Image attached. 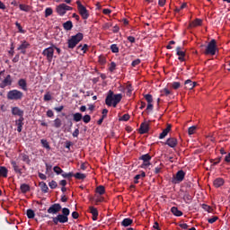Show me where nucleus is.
Listing matches in <instances>:
<instances>
[{
  "label": "nucleus",
  "mask_w": 230,
  "mask_h": 230,
  "mask_svg": "<svg viewBox=\"0 0 230 230\" xmlns=\"http://www.w3.org/2000/svg\"><path fill=\"white\" fill-rule=\"evenodd\" d=\"M122 98H123V94L121 93L114 94V92L109 91V93L105 99V103L108 107L116 108L118 107V103L121 102Z\"/></svg>",
  "instance_id": "1"
},
{
  "label": "nucleus",
  "mask_w": 230,
  "mask_h": 230,
  "mask_svg": "<svg viewBox=\"0 0 230 230\" xmlns=\"http://www.w3.org/2000/svg\"><path fill=\"white\" fill-rule=\"evenodd\" d=\"M82 40H84V33L82 32L71 36L70 39L67 40L68 49H75V47L78 46V43L82 42Z\"/></svg>",
  "instance_id": "2"
},
{
  "label": "nucleus",
  "mask_w": 230,
  "mask_h": 230,
  "mask_svg": "<svg viewBox=\"0 0 230 230\" xmlns=\"http://www.w3.org/2000/svg\"><path fill=\"white\" fill-rule=\"evenodd\" d=\"M205 55L215 57L218 53V48L217 47V40L213 39L208 42L204 51Z\"/></svg>",
  "instance_id": "3"
},
{
  "label": "nucleus",
  "mask_w": 230,
  "mask_h": 230,
  "mask_svg": "<svg viewBox=\"0 0 230 230\" xmlns=\"http://www.w3.org/2000/svg\"><path fill=\"white\" fill-rule=\"evenodd\" d=\"M23 96H24V93H22V92H21L17 89L10 90L7 93V100H11V101H14V102L22 100Z\"/></svg>",
  "instance_id": "4"
},
{
  "label": "nucleus",
  "mask_w": 230,
  "mask_h": 230,
  "mask_svg": "<svg viewBox=\"0 0 230 230\" xmlns=\"http://www.w3.org/2000/svg\"><path fill=\"white\" fill-rule=\"evenodd\" d=\"M71 10H73V7L66 4H60L56 7V12L60 17H64V14L67 13V12H71Z\"/></svg>",
  "instance_id": "5"
},
{
  "label": "nucleus",
  "mask_w": 230,
  "mask_h": 230,
  "mask_svg": "<svg viewBox=\"0 0 230 230\" xmlns=\"http://www.w3.org/2000/svg\"><path fill=\"white\" fill-rule=\"evenodd\" d=\"M76 4L79 15H81L82 19L87 21V19H89V11L87 10V8H85V6H84V4H82V2L80 1H76Z\"/></svg>",
  "instance_id": "6"
},
{
  "label": "nucleus",
  "mask_w": 230,
  "mask_h": 230,
  "mask_svg": "<svg viewBox=\"0 0 230 230\" xmlns=\"http://www.w3.org/2000/svg\"><path fill=\"white\" fill-rule=\"evenodd\" d=\"M184 177H186V172L180 170L176 172L175 176L172 178L171 182H172V184H179L184 181Z\"/></svg>",
  "instance_id": "7"
},
{
  "label": "nucleus",
  "mask_w": 230,
  "mask_h": 230,
  "mask_svg": "<svg viewBox=\"0 0 230 230\" xmlns=\"http://www.w3.org/2000/svg\"><path fill=\"white\" fill-rule=\"evenodd\" d=\"M42 55L43 57H46L48 62H53V57L55 55V49H53V45L45 49L42 51Z\"/></svg>",
  "instance_id": "8"
},
{
  "label": "nucleus",
  "mask_w": 230,
  "mask_h": 230,
  "mask_svg": "<svg viewBox=\"0 0 230 230\" xmlns=\"http://www.w3.org/2000/svg\"><path fill=\"white\" fill-rule=\"evenodd\" d=\"M52 221L55 226H58V224H67V222H69V217L59 214L57 217H52Z\"/></svg>",
  "instance_id": "9"
},
{
  "label": "nucleus",
  "mask_w": 230,
  "mask_h": 230,
  "mask_svg": "<svg viewBox=\"0 0 230 230\" xmlns=\"http://www.w3.org/2000/svg\"><path fill=\"white\" fill-rule=\"evenodd\" d=\"M140 161H143L141 168H146L150 166V161H152V156L149 154L143 155L139 157Z\"/></svg>",
  "instance_id": "10"
},
{
  "label": "nucleus",
  "mask_w": 230,
  "mask_h": 230,
  "mask_svg": "<svg viewBox=\"0 0 230 230\" xmlns=\"http://www.w3.org/2000/svg\"><path fill=\"white\" fill-rule=\"evenodd\" d=\"M60 209H62V206L59 203H55L48 208L47 213L49 215H57V213H59Z\"/></svg>",
  "instance_id": "11"
},
{
  "label": "nucleus",
  "mask_w": 230,
  "mask_h": 230,
  "mask_svg": "<svg viewBox=\"0 0 230 230\" xmlns=\"http://www.w3.org/2000/svg\"><path fill=\"white\" fill-rule=\"evenodd\" d=\"M150 131V121H145L140 124V127L138 128V132L143 135V134H148Z\"/></svg>",
  "instance_id": "12"
},
{
  "label": "nucleus",
  "mask_w": 230,
  "mask_h": 230,
  "mask_svg": "<svg viewBox=\"0 0 230 230\" xmlns=\"http://www.w3.org/2000/svg\"><path fill=\"white\" fill-rule=\"evenodd\" d=\"M164 145H168L170 148H176L177 145H179V141L177 138L172 137L167 138Z\"/></svg>",
  "instance_id": "13"
},
{
  "label": "nucleus",
  "mask_w": 230,
  "mask_h": 230,
  "mask_svg": "<svg viewBox=\"0 0 230 230\" xmlns=\"http://www.w3.org/2000/svg\"><path fill=\"white\" fill-rule=\"evenodd\" d=\"M12 75H7L5 78L0 83V88L4 89V87H8V85H12Z\"/></svg>",
  "instance_id": "14"
},
{
  "label": "nucleus",
  "mask_w": 230,
  "mask_h": 230,
  "mask_svg": "<svg viewBox=\"0 0 230 230\" xmlns=\"http://www.w3.org/2000/svg\"><path fill=\"white\" fill-rule=\"evenodd\" d=\"M176 54L178 55V60L180 62H185L186 61V52L182 50V47H177L176 48Z\"/></svg>",
  "instance_id": "15"
},
{
  "label": "nucleus",
  "mask_w": 230,
  "mask_h": 230,
  "mask_svg": "<svg viewBox=\"0 0 230 230\" xmlns=\"http://www.w3.org/2000/svg\"><path fill=\"white\" fill-rule=\"evenodd\" d=\"M30 48V43L26 40H22V44L17 48V51H21L22 55H26V49Z\"/></svg>",
  "instance_id": "16"
},
{
  "label": "nucleus",
  "mask_w": 230,
  "mask_h": 230,
  "mask_svg": "<svg viewBox=\"0 0 230 230\" xmlns=\"http://www.w3.org/2000/svg\"><path fill=\"white\" fill-rule=\"evenodd\" d=\"M11 165L13 166V170L14 172H16L18 175H22V168L17 164V162L12 160Z\"/></svg>",
  "instance_id": "17"
},
{
  "label": "nucleus",
  "mask_w": 230,
  "mask_h": 230,
  "mask_svg": "<svg viewBox=\"0 0 230 230\" xmlns=\"http://www.w3.org/2000/svg\"><path fill=\"white\" fill-rule=\"evenodd\" d=\"M12 115L19 116L20 118H24V111L21 110L19 107H13Z\"/></svg>",
  "instance_id": "18"
},
{
  "label": "nucleus",
  "mask_w": 230,
  "mask_h": 230,
  "mask_svg": "<svg viewBox=\"0 0 230 230\" xmlns=\"http://www.w3.org/2000/svg\"><path fill=\"white\" fill-rule=\"evenodd\" d=\"M89 211L91 213V215H93L92 219L96 222V220H98V208H94V207H89Z\"/></svg>",
  "instance_id": "19"
},
{
  "label": "nucleus",
  "mask_w": 230,
  "mask_h": 230,
  "mask_svg": "<svg viewBox=\"0 0 230 230\" xmlns=\"http://www.w3.org/2000/svg\"><path fill=\"white\" fill-rule=\"evenodd\" d=\"M205 220H208V224H215L217 220H218V217L217 216H209L208 214H203Z\"/></svg>",
  "instance_id": "20"
},
{
  "label": "nucleus",
  "mask_w": 230,
  "mask_h": 230,
  "mask_svg": "<svg viewBox=\"0 0 230 230\" xmlns=\"http://www.w3.org/2000/svg\"><path fill=\"white\" fill-rule=\"evenodd\" d=\"M172 130V126L170 124L167 125L166 128L163 130V132L159 135V139H164Z\"/></svg>",
  "instance_id": "21"
},
{
  "label": "nucleus",
  "mask_w": 230,
  "mask_h": 230,
  "mask_svg": "<svg viewBox=\"0 0 230 230\" xmlns=\"http://www.w3.org/2000/svg\"><path fill=\"white\" fill-rule=\"evenodd\" d=\"M23 121H24V117L19 118V119L15 121L17 126V132H22V127L24 125Z\"/></svg>",
  "instance_id": "22"
},
{
  "label": "nucleus",
  "mask_w": 230,
  "mask_h": 230,
  "mask_svg": "<svg viewBox=\"0 0 230 230\" xmlns=\"http://www.w3.org/2000/svg\"><path fill=\"white\" fill-rule=\"evenodd\" d=\"M18 85L22 91H28V83H26V79L18 80Z\"/></svg>",
  "instance_id": "23"
},
{
  "label": "nucleus",
  "mask_w": 230,
  "mask_h": 230,
  "mask_svg": "<svg viewBox=\"0 0 230 230\" xmlns=\"http://www.w3.org/2000/svg\"><path fill=\"white\" fill-rule=\"evenodd\" d=\"M185 89H188L189 91H191L197 85V83L192 82L190 79H188L185 81Z\"/></svg>",
  "instance_id": "24"
},
{
  "label": "nucleus",
  "mask_w": 230,
  "mask_h": 230,
  "mask_svg": "<svg viewBox=\"0 0 230 230\" xmlns=\"http://www.w3.org/2000/svg\"><path fill=\"white\" fill-rule=\"evenodd\" d=\"M134 220L130 219L129 217L124 218L121 222V226L123 227H128V226H132Z\"/></svg>",
  "instance_id": "25"
},
{
  "label": "nucleus",
  "mask_w": 230,
  "mask_h": 230,
  "mask_svg": "<svg viewBox=\"0 0 230 230\" xmlns=\"http://www.w3.org/2000/svg\"><path fill=\"white\" fill-rule=\"evenodd\" d=\"M63 28L66 31H71V30H73V22L71 21L66 22L65 23H63Z\"/></svg>",
  "instance_id": "26"
},
{
  "label": "nucleus",
  "mask_w": 230,
  "mask_h": 230,
  "mask_svg": "<svg viewBox=\"0 0 230 230\" xmlns=\"http://www.w3.org/2000/svg\"><path fill=\"white\" fill-rule=\"evenodd\" d=\"M0 177H8V169L5 166H0Z\"/></svg>",
  "instance_id": "27"
},
{
  "label": "nucleus",
  "mask_w": 230,
  "mask_h": 230,
  "mask_svg": "<svg viewBox=\"0 0 230 230\" xmlns=\"http://www.w3.org/2000/svg\"><path fill=\"white\" fill-rule=\"evenodd\" d=\"M197 26H202V20L197 18L195 21L190 23V28H197Z\"/></svg>",
  "instance_id": "28"
},
{
  "label": "nucleus",
  "mask_w": 230,
  "mask_h": 230,
  "mask_svg": "<svg viewBox=\"0 0 230 230\" xmlns=\"http://www.w3.org/2000/svg\"><path fill=\"white\" fill-rule=\"evenodd\" d=\"M215 188H220V186H224V179L217 178L213 182Z\"/></svg>",
  "instance_id": "29"
},
{
  "label": "nucleus",
  "mask_w": 230,
  "mask_h": 230,
  "mask_svg": "<svg viewBox=\"0 0 230 230\" xmlns=\"http://www.w3.org/2000/svg\"><path fill=\"white\" fill-rule=\"evenodd\" d=\"M171 212L172 213V215H174L175 217H182V211L179 210V208L177 207H172L171 208Z\"/></svg>",
  "instance_id": "30"
},
{
  "label": "nucleus",
  "mask_w": 230,
  "mask_h": 230,
  "mask_svg": "<svg viewBox=\"0 0 230 230\" xmlns=\"http://www.w3.org/2000/svg\"><path fill=\"white\" fill-rule=\"evenodd\" d=\"M20 157H22V161H23V163H26V164H31V160L30 159V156L28 155L21 154Z\"/></svg>",
  "instance_id": "31"
},
{
  "label": "nucleus",
  "mask_w": 230,
  "mask_h": 230,
  "mask_svg": "<svg viewBox=\"0 0 230 230\" xmlns=\"http://www.w3.org/2000/svg\"><path fill=\"white\" fill-rule=\"evenodd\" d=\"M202 209H204V211H207L205 215H209V213L213 214V208L211 206L202 204Z\"/></svg>",
  "instance_id": "32"
},
{
  "label": "nucleus",
  "mask_w": 230,
  "mask_h": 230,
  "mask_svg": "<svg viewBox=\"0 0 230 230\" xmlns=\"http://www.w3.org/2000/svg\"><path fill=\"white\" fill-rule=\"evenodd\" d=\"M20 190L22 191V193H28V191H30L31 187L30 185L23 183L20 186Z\"/></svg>",
  "instance_id": "33"
},
{
  "label": "nucleus",
  "mask_w": 230,
  "mask_h": 230,
  "mask_svg": "<svg viewBox=\"0 0 230 230\" xmlns=\"http://www.w3.org/2000/svg\"><path fill=\"white\" fill-rule=\"evenodd\" d=\"M40 187L41 189V191H43V193H48V191H49V188L48 187V184H46V182L44 181L40 182Z\"/></svg>",
  "instance_id": "34"
},
{
  "label": "nucleus",
  "mask_w": 230,
  "mask_h": 230,
  "mask_svg": "<svg viewBox=\"0 0 230 230\" xmlns=\"http://www.w3.org/2000/svg\"><path fill=\"white\" fill-rule=\"evenodd\" d=\"M83 119V115L80 112H76L75 114H73V119L78 123V121H82Z\"/></svg>",
  "instance_id": "35"
},
{
  "label": "nucleus",
  "mask_w": 230,
  "mask_h": 230,
  "mask_svg": "<svg viewBox=\"0 0 230 230\" xmlns=\"http://www.w3.org/2000/svg\"><path fill=\"white\" fill-rule=\"evenodd\" d=\"M40 143H41L43 148H46V150H51V146H49V142H48V140L41 139Z\"/></svg>",
  "instance_id": "36"
},
{
  "label": "nucleus",
  "mask_w": 230,
  "mask_h": 230,
  "mask_svg": "<svg viewBox=\"0 0 230 230\" xmlns=\"http://www.w3.org/2000/svg\"><path fill=\"white\" fill-rule=\"evenodd\" d=\"M75 179H77L78 181H84V179H85V177H87L85 174L81 173V172H76L75 174H74Z\"/></svg>",
  "instance_id": "37"
},
{
  "label": "nucleus",
  "mask_w": 230,
  "mask_h": 230,
  "mask_svg": "<svg viewBox=\"0 0 230 230\" xmlns=\"http://www.w3.org/2000/svg\"><path fill=\"white\" fill-rule=\"evenodd\" d=\"M110 49L111 53H119V47L117 44H111Z\"/></svg>",
  "instance_id": "38"
},
{
  "label": "nucleus",
  "mask_w": 230,
  "mask_h": 230,
  "mask_svg": "<svg viewBox=\"0 0 230 230\" xmlns=\"http://www.w3.org/2000/svg\"><path fill=\"white\" fill-rule=\"evenodd\" d=\"M96 191H97V193H99V195H104L105 194V187L103 185H100L96 188Z\"/></svg>",
  "instance_id": "39"
},
{
  "label": "nucleus",
  "mask_w": 230,
  "mask_h": 230,
  "mask_svg": "<svg viewBox=\"0 0 230 230\" xmlns=\"http://www.w3.org/2000/svg\"><path fill=\"white\" fill-rule=\"evenodd\" d=\"M26 215L28 218H35V211H33L31 208L27 209Z\"/></svg>",
  "instance_id": "40"
},
{
  "label": "nucleus",
  "mask_w": 230,
  "mask_h": 230,
  "mask_svg": "<svg viewBox=\"0 0 230 230\" xmlns=\"http://www.w3.org/2000/svg\"><path fill=\"white\" fill-rule=\"evenodd\" d=\"M144 98H145L146 102H147V103H153V102H154V97L150 93L145 94Z\"/></svg>",
  "instance_id": "41"
},
{
  "label": "nucleus",
  "mask_w": 230,
  "mask_h": 230,
  "mask_svg": "<svg viewBox=\"0 0 230 230\" xmlns=\"http://www.w3.org/2000/svg\"><path fill=\"white\" fill-rule=\"evenodd\" d=\"M54 127L55 128H60V127H62V120L59 118L54 120Z\"/></svg>",
  "instance_id": "42"
},
{
  "label": "nucleus",
  "mask_w": 230,
  "mask_h": 230,
  "mask_svg": "<svg viewBox=\"0 0 230 230\" xmlns=\"http://www.w3.org/2000/svg\"><path fill=\"white\" fill-rule=\"evenodd\" d=\"M19 8L22 12H30V5L20 4Z\"/></svg>",
  "instance_id": "43"
},
{
  "label": "nucleus",
  "mask_w": 230,
  "mask_h": 230,
  "mask_svg": "<svg viewBox=\"0 0 230 230\" xmlns=\"http://www.w3.org/2000/svg\"><path fill=\"white\" fill-rule=\"evenodd\" d=\"M50 15H53V9L51 7H47L45 9V17L48 18Z\"/></svg>",
  "instance_id": "44"
},
{
  "label": "nucleus",
  "mask_w": 230,
  "mask_h": 230,
  "mask_svg": "<svg viewBox=\"0 0 230 230\" xmlns=\"http://www.w3.org/2000/svg\"><path fill=\"white\" fill-rule=\"evenodd\" d=\"M145 177H146V173L144 172V171H141V173L140 174H137L134 179L136 181H139V179H145Z\"/></svg>",
  "instance_id": "45"
},
{
  "label": "nucleus",
  "mask_w": 230,
  "mask_h": 230,
  "mask_svg": "<svg viewBox=\"0 0 230 230\" xmlns=\"http://www.w3.org/2000/svg\"><path fill=\"white\" fill-rule=\"evenodd\" d=\"M61 175L64 179H71V177H74L75 174L73 172H65L63 171V173H61Z\"/></svg>",
  "instance_id": "46"
},
{
  "label": "nucleus",
  "mask_w": 230,
  "mask_h": 230,
  "mask_svg": "<svg viewBox=\"0 0 230 230\" xmlns=\"http://www.w3.org/2000/svg\"><path fill=\"white\" fill-rule=\"evenodd\" d=\"M55 173H57V175H62L64 173V170H62V168L58 167V166H55L53 168Z\"/></svg>",
  "instance_id": "47"
},
{
  "label": "nucleus",
  "mask_w": 230,
  "mask_h": 230,
  "mask_svg": "<svg viewBox=\"0 0 230 230\" xmlns=\"http://www.w3.org/2000/svg\"><path fill=\"white\" fill-rule=\"evenodd\" d=\"M15 26L18 29L19 33H26V31L22 29V26H21V23H19V22H15Z\"/></svg>",
  "instance_id": "48"
},
{
  "label": "nucleus",
  "mask_w": 230,
  "mask_h": 230,
  "mask_svg": "<svg viewBox=\"0 0 230 230\" xmlns=\"http://www.w3.org/2000/svg\"><path fill=\"white\" fill-rule=\"evenodd\" d=\"M52 99L53 97L51 96V93H49V92H48L43 97L44 102H51Z\"/></svg>",
  "instance_id": "49"
},
{
  "label": "nucleus",
  "mask_w": 230,
  "mask_h": 230,
  "mask_svg": "<svg viewBox=\"0 0 230 230\" xmlns=\"http://www.w3.org/2000/svg\"><path fill=\"white\" fill-rule=\"evenodd\" d=\"M49 186L51 190H55L58 184L55 181V180H52L50 182H49Z\"/></svg>",
  "instance_id": "50"
},
{
  "label": "nucleus",
  "mask_w": 230,
  "mask_h": 230,
  "mask_svg": "<svg viewBox=\"0 0 230 230\" xmlns=\"http://www.w3.org/2000/svg\"><path fill=\"white\" fill-rule=\"evenodd\" d=\"M87 48H89V46L87 44H84V46L79 45L77 47V49H81V51H83L84 53H86Z\"/></svg>",
  "instance_id": "51"
},
{
  "label": "nucleus",
  "mask_w": 230,
  "mask_h": 230,
  "mask_svg": "<svg viewBox=\"0 0 230 230\" xmlns=\"http://www.w3.org/2000/svg\"><path fill=\"white\" fill-rule=\"evenodd\" d=\"M197 130V126L190 127L188 129L189 136H192V134Z\"/></svg>",
  "instance_id": "52"
},
{
  "label": "nucleus",
  "mask_w": 230,
  "mask_h": 230,
  "mask_svg": "<svg viewBox=\"0 0 230 230\" xmlns=\"http://www.w3.org/2000/svg\"><path fill=\"white\" fill-rule=\"evenodd\" d=\"M98 62L101 63L102 66H103L104 64H106L107 59L104 58V56H99Z\"/></svg>",
  "instance_id": "53"
},
{
  "label": "nucleus",
  "mask_w": 230,
  "mask_h": 230,
  "mask_svg": "<svg viewBox=\"0 0 230 230\" xmlns=\"http://www.w3.org/2000/svg\"><path fill=\"white\" fill-rule=\"evenodd\" d=\"M71 211L69 210V208H62V214L65 217H67L68 215H70Z\"/></svg>",
  "instance_id": "54"
},
{
  "label": "nucleus",
  "mask_w": 230,
  "mask_h": 230,
  "mask_svg": "<svg viewBox=\"0 0 230 230\" xmlns=\"http://www.w3.org/2000/svg\"><path fill=\"white\" fill-rule=\"evenodd\" d=\"M141 64V59L137 58L132 61L131 66L132 67H136V66H139Z\"/></svg>",
  "instance_id": "55"
},
{
  "label": "nucleus",
  "mask_w": 230,
  "mask_h": 230,
  "mask_svg": "<svg viewBox=\"0 0 230 230\" xmlns=\"http://www.w3.org/2000/svg\"><path fill=\"white\" fill-rule=\"evenodd\" d=\"M82 119L84 123H89L91 121V115H84Z\"/></svg>",
  "instance_id": "56"
},
{
  "label": "nucleus",
  "mask_w": 230,
  "mask_h": 230,
  "mask_svg": "<svg viewBox=\"0 0 230 230\" xmlns=\"http://www.w3.org/2000/svg\"><path fill=\"white\" fill-rule=\"evenodd\" d=\"M183 200H185L186 202H190V200H191V195H190V193H185L183 195Z\"/></svg>",
  "instance_id": "57"
},
{
  "label": "nucleus",
  "mask_w": 230,
  "mask_h": 230,
  "mask_svg": "<svg viewBox=\"0 0 230 230\" xmlns=\"http://www.w3.org/2000/svg\"><path fill=\"white\" fill-rule=\"evenodd\" d=\"M72 128H73V121L69 120L67 123V127L65 128V130H66L67 132H71Z\"/></svg>",
  "instance_id": "58"
},
{
  "label": "nucleus",
  "mask_w": 230,
  "mask_h": 230,
  "mask_svg": "<svg viewBox=\"0 0 230 230\" xmlns=\"http://www.w3.org/2000/svg\"><path fill=\"white\" fill-rule=\"evenodd\" d=\"M172 89L177 90V89H179V88L181 87V83H179V82H173V83L172 84Z\"/></svg>",
  "instance_id": "59"
},
{
  "label": "nucleus",
  "mask_w": 230,
  "mask_h": 230,
  "mask_svg": "<svg viewBox=\"0 0 230 230\" xmlns=\"http://www.w3.org/2000/svg\"><path fill=\"white\" fill-rule=\"evenodd\" d=\"M109 69H110L111 73H113V71H116V63L111 62Z\"/></svg>",
  "instance_id": "60"
},
{
  "label": "nucleus",
  "mask_w": 230,
  "mask_h": 230,
  "mask_svg": "<svg viewBox=\"0 0 230 230\" xmlns=\"http://www.w3.org/2000/svg\"><path fill=\"white\" fill-rule=\"evenodd\" d=\"M71 146H73V142L66 141L65 147L68 150V152H69V150H71Z\"/></svg>",
  "instance_id": "61"
},
{
  "label": "nucleus",
  "mask_w": 230,
  "mask_h": 230,
  "mask_svg": "<svg viewBox=\"0 0 230 230\" xmlns=\"http://www.w3.org/2000/svg\"><path fill=\"white\" fill-rule=\"evenodd\" d=\"M102 114V119H105V118H107V114H109V110L103 109Z\"/></svg>",
  "instance_id": "62"
},
{
  "label": "nucleus",
  "mask_w": 230,
  "mask_h": 230,
  "mask_svg": "<svg viewBox=\"0 0 230 230\" xmlns=\"http://www.w3.org/2000/svg\"><path fill=\"white\" fill-rule=\"evenodd\" d=\"M128 119H130V115H128V114H124V115L121 117V120H122V121H128Z\"/></svg>",
  "instance_id": "63"
},
{
  "label": "nucleus",
  "mask_w": 230,
  "mask_h": 230,
  "mask_svg": "<svg viewBox=\"0 0 230 230\" xmlns=\"http://www.w3.org/2000/svg\"><path fill=\"white\" fill-rule=\"evenodd\" d=\"M47 116L48 118H53V116H55V113L51 110H49L47 111Z\"/></svg>",
  "instance_id": "64"
}]
</instances>
